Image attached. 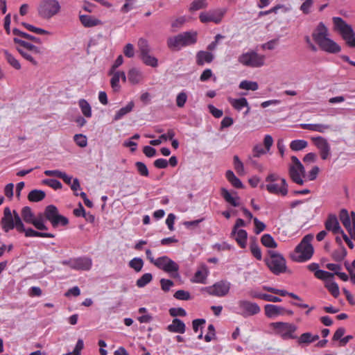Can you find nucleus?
I'll return each instance as SVG.
<instances>
[{"label":"nucleus","instance_id":"nucleus-46","mask_svg":"<svg viewBox=\"0 0 355 355\" xmlns=\"http://www.w3.org/2000/svg\"><path fill=\"white\" fill-rule=\"evenodd\" d=\"M4 54L7 62L15 69L19 70L21 69L19 62L8 51H4Z\"/></svg>","mask_w":355,"mask_h":355},{"label":"nucleus","instance_id":"nucleus-15","mask_svg":"<svg viewBox=\"0 0 355 355\" xmlns=\"http://www.w3.org/2000/svg\"><path fill=\"white\" fill-rule=\"evenodd\" d=\"M315 146L318 148L320 157L322 160H326L331 157V147L327 140L322 137H312Z\"/></svg>","mask_w":355,"mask_h":355},{"label":"nucleus","instance_id":"nucleus-64","mask_svg":"<svg viewBox=\"0 0 355 355\" xmlns=\"http://www.w3.org/2000/svg\"><path fill=\"white\" fill-rule=\"evenodd\" d=\"M253 222L255 227L254 232L256 234H260L266 227V225L263 222L258 220L257 218H253Z\"/></svg>","mask_w":355,"mask_h":355},{"label":"nucleus","instance_id":"nucleus-44","mask_svg":"<svg viewBox=\"0 0 355 355\" xmlns=\"http://www.w3.org/2000/svg\"><path fill=\"white\" fill-rule=\"evenodd\" d=\"M128 265L131 268L134 269L135 272H139L143 268L144 261L141 258L135 257L129 261Z\"/></svg>","mask_w":355,"mask_h":355},{"label":"nucleus","instance_id":"nucleus-54","mask_svg":"<svg viewBox=\"0 0 355 355\" xmlns=\"http://www.w3.org/2000/svg\"><path fill=\"white\" fill-rule=\"evenodd\" d=\"M315 276L318 279L326 280L327 282L330 281L331 279L334 277V274L325 270H320L316 271Z\"/></svg>","mask_w":355,"mask_h":355},{"label":"nucleus","instance_id":"nucleus-25","mask_svg":"<svg viewBox=\"0 0 355 355\" xmlns=\"http://www.w3.org/2000/svg\"><path fill=\"white\" fill-rule=\"evenodd\" d=\"M214 55L208 51H200L196 54V63L202 66L205 62L210 63L213 61Z\"/></svg>","mask_w":355,"mask_h":355},{"label":"nucleus","instance_id":"nucleus-32","mask_svg":"<svg viewBox=\"0 0 355 355\" xmlns=\"http://www.w3.org/2000/svg\"><path fill=\"white\" fill-rule=\"evenodd\" d=\"M139 58L147 66H150L151 67H157L158 66V60L155 57L151 55L150 53L139 55Z\"/></svg>","mask_w":355,"mask_h":355},{"label":"nucleus","instance_id":"nucleus-61","mask_svg":"<svg viewBox=\"0 0 355 355\" xmlns=\"http://www.w3.org/2000/svg\"><path fill=\"white\" fill-rule=\"evenodd\" d=\"M297 343L300 345H302V344L309 345V344L311 343V333L306 332V333L302 334L297 338Z\"/></svg>","mask_w":355,"mask_h":355},{"label":"nucleus","instance_id":"nucleus-58","mask_svg":"<svg viewBox=\"0 0 355 355\" xmlns=\"http://www.w3.org/2000/svg\"><path fill=\"white\" fill-rule=\"evenodd\" d=\"M135 166L137 167L138 173L144 177H148L149 175L148 169L146 165L141 162H137L135 163Z\"/></svg>","mask_w":355,"mask_h":355},{"label":"nucleus","instance_id":"nucleus-11","mask_svg":"<svg viewBox=\"0 0 355 355\" xmlns=\"http://www.w3.org/2000/svg\"><path fill=\"white\" fill-rule=\"evenodd\" d=\"M226 12L227 10L225 8L210 10L207 12H201L199 15V19L202 23L213 22L218 24L222 21Z\"/></svg>","mask_w":355,"mask_h":355},{"label":"nucleus","instance_id":"nucleus-40","mask_svg":"<svg viewBox=\"0 0 355 355\" xmlns=\"http://www.w3.org/2000/svg\"><path fill=\"white\" fill-rule=\"evenodd\" d=\"M35 216L29 207H24L21 209V218L26 223L31 224Z\"/></svg>","mask_w":355,"mask_h":355},{"label":"nucleus","instance_id":"nucleus-20","mask_svg":"<svg viewBox=\"0 0 355 355\" xmlns=\"http://www.w3.org/2000/svg\"><path fill=\"white\" fill-rule=\"evenodd\" d=\"M220 195L224 198V200L232 206L238 207L239 205L238 202L239 197L237 196L236 192L234 191L231 193L225 188H221Z\"/></svg>","mask_w":355,"mask_h":355},{"label":"nucleus","instance_id":"nucleus-48","mask_svg":"<svg viewBox=\"0 0 355 355\" xmlns=\"http://www.w3.org/2000/svg\"><path fill=\"white\" fill-rule=\"evenodd\" d=\"M234 167L236 173L239 175H243L245 174L244 166L243 162L240 160L239 156L234 155L233 157Z\"/></svg>","mask_w":355,"mask_h":355},{"label":"nucleus","instance_id":"nucleus-34","mask_svg":"<svg viewBox=\"0 0 355 355\" xmlns=\"http://www.w3.org/2000/svg\"><path fill=\"white\" fill-rule=\"evenodd\" d=\"M230 103L238 111L241 110L243 107H248V102L245 98H231L230 99Z\"/></svg>","mask_w":355,"mask_h":355},{"label":"nucleus","instance_id":"nucleus-37","mask_svg":"<svg viewBox=\"0 0 355 355\" xmlns=\"http://www.w3.org/2000/svg\"><path fill=\"white\" fill-rule=\"evenodd\" d=\"M79 107L83 115L87 118L92 116V107L89 103L85 99H80L78 101Z\"/></svg>","mask_w":355,"mask_h":355},{"label":"nucleus","instance_id":"nucleus-43","mask_svg":"<svg viewBox=\"0 0 355 355\" xmlns=\"http://www.w3.org/2000/svg\"><path fill=\"white\" fill-rule=\"evenodd\" d=\"M347 255V250L344 246H341L339 249L334 250L331 254L332 258L336 261H341Z\"/></svg>","mask_w":355,"mask_h":355},{"label":"nucleus","instance_id":"nucleus-17","mask_svg":"<svg viewBox=\"0 0 355 355\" xmlns=\"http://www.w3.org/2000/svg\"><path fill=\"white\" fill-rule=\"evenodd\" d=\"M265 315L269 318H275L285 314L286 309L275 304H268L264 306Z\"/></svg>","mask_w":355,"mask_h":355},{"label":"nucleus","instance_id":"nucleus-14","mask_svg":"<svg viewBox=\"0 0 355 355\" xmlns=\"http://www.w3.org/2000/svg\"><path fill=\"white\" fill-rule=\"evenodd\" d=\"M154 265L168 273L173 272L177 273L179 270L178 264L167 256H162L156 259Z\"/></svg>","mask_w":355,"mask_h":355},{"label":"nucleus","instance_id":"nucleus-8","mask_svg":"<svg viewBox=\"0 0 355 355\" xmlns=\"http://www.w3.org/2000/svg\"><path fill=\"white\" fill-rule=\"evenodd\" d=\"M266 57L254 51L242 53L238 58V61L243 65L252 68L261 67L265 64Z\"/></svg>","mask_w":355,"mask_h":355},{"label":"nucleus","instance_id":"nucleus-57","mask_svg":"<svg viewBox=\"0 0 355 355\" xmlns=\"http://www.w3.org/2000/svg\"><path fill=\"white\" fill-rule=\"evenodd\" d=\"M207 3L206 0H196L193 1L190 6V10L192 11L198 10L206 8Z\"/></svg>","mask_w":355,"mask_h":355},{"label":"nucleus","instance_id":"nucleus-36","mask_svg":"<svg viewBox=\"0 0 355 355\" xmlns=\"http://www.w3.org/2000/svg\"><path fill=\"white\" fill-rule=\"evenodd\" d=\"M236 241L238 244L242 248H244L246 245V240L248 234L247 232L244 230H239L236 231Z\"/></svg>","mask_w":355,"mask_h":355},{"label":"nucleus","instance_id":"nucleus-27","mask_svg":"<svg viewBox=\"0 0 355 355\" xmlns=\"http://www.w3.org/2000/svg\"><path fill=\"white\" fill-rule=\"evenodd\" d=\"M19 233H24L26 237H43V238H54L55 235L51 233L40 232L33 230L32 228L26 229L24 226L23 231H17Z\"/></svg>","mask_w":355,"mask_h":355},{"label":"nucleus","instance_id":"nucleus-10","mask_svg":"<svg viewBox=\"0 0 355 355\" xmlns=\"http://www.w3.org/2000/svg\"><path fill=\"white\" fill-rule=\"evenodd\" d=\"M237 304L239 310L237 313L244 318L257 315L261 311L260 306L257 303L246 300H239Z\"/></svg>","mask_w":355,"mask_h":355},{"label":"nucleus","instance_id":"nucleus-42","mask_svg":"<svg viewBox=\"0 0 355 355\" xmlns=\"http://www.w3.org/2000/svg\"><path fill=\"white\" fill-rule=\"evenodd\" d=\"M239 87L241 89L256 91L259 88V85L257 82L243 80L240 83Z\"/></svg>","mask_w":355,"mask_h":355},{"label":"nucleus","instance_id":"nucleus-19","mask_svg":"<svg viewBox=\"0 0 355 355\" xmlns=\"http://www.w3.org/2000/svg\"><path fill=\"white\" fill-rule=\"evenodd\" d=\"M325 228L328 231H331L334 234H338L340 230V226L335 214H330L324 223Z\"/></svg>","mask_w":355,"mask_h":355},{"label":"nucleus","instance_id":"nucleus-30","mask_svg":"<svg viewBox=\"0 0 355 355\" xmlns=\"http://www.w3.org/2000/svg\"><path fill=\"white\" fill-rule=\"evenodd\" d=\"M58 214V208L55 205H50L46 207L44 216L45 218L51 223V221Z\"/></svg>","mask_w":355,"mask_h":355},{"label":"nucleus","instance_id":"nucleus-3","mask_svg":"<svg viewBox=\"0 0 355 355\" xmlns=\"http://www.w3.org/2000/svg\"><path fill=\"white\" fill-rule=\"evenodd\" d=\"M1 226L6 233L14 228L17 231L24 230V223L19 214L15 210H13L12 213L8 207L4 208L3 216L1 219Z\"/></svg>","mask_w":355,"mask_h":355},{"label":"nucleus","instance_id":"nucleus-51","mask_svg":"<svg viewBox=\"0 0 355 355\" xmlns=\"http://www.w3.org/2000/svg\"><path fill=\"white\" fill-rule=\"evenodd\" d=\"M36 229L39 230H46L48 227L44 223V218L42 215H40L38 217L33 218L32 222L31 223Z\"/></svg>","mask_w":355,"mask_h":355},{"label":"nucleus","instance_id":"nucleus-28","mask_svg":"<svg viewBox=\"0 0 355 355\" xmlns=\"http://www.w3.org/2000/svg\"><path fill=\"white\" fill-rule=\"evenodd\" d=\"M225 177L234 187L236 189H243L244 187L242 182L234 175L232 171L228 170L225 173Z\"/></svg>","mask_w":355,"mask_h":355},{"label":"nucleus","instance_id":"nucleus-7","mask_svg":"<svg viewBox=\"0 0 355 355\" xmlns=\"http://www.w3.org/2000/svg\"><path fill=\"white\" fill-rule=\"evenodd\" d=\"M61 6L58 0H41L37 6L38 15L49 20L59 14Z\"/></svg>","mask_w":355,"mask_h":355},{"label":"nucleus","instance_id":"nucleus-62","mask_svg":"<svg viewBox=\"0 0 355 355\" xmlns=\"http://www.w3.org/2000/svg\"><path fill=\"white\" fill-rule=\"evenodd\" d=\"M43 182L54 189H60L62 187L61 182L55 179H46Z\"/></svg>","mask_w":355,"mask_h":355},{"label":"nucleus","instance_id":"nucleus-31","mask_svg":"<svg viewBox=\"0 0 355 355\" xmlns=\"http://www.w3.org/2000/svg\"><path fill=\"white\" fill-rule=\"evenodd\" d=\"M46 196L44 191L38 189H33L28 195V199L31 202H40Z\"/></svg>","mask_w":355,"mask_h":355},{"label":"nucleus","instance_id":"nucleus-52","mask_svg":"<svg viewBox=\"0 0 355 355\" xmlns=\"http://www.w3.org/2000/svg\"><path fill=\"white\" fill-rule=\"evenodd\" d=\"M110 73L113 75L110 80L111 86L115 92H117L120 89V85H119L120 73H118L117 71H116V72L114 71L113 73L110 72Z\"/></svg>","mask_w":355,"mask_h":355},{"label":"nucleus","instance_id":"nucleus-50","mask_svg":"<svg viewBox=\"0 0 355 355\" xmlns=\"http://www.w3.org/2000/svg\"><path fill=\"white\" fill-rule=\"evenodd\" d=\"M36 229L39 230H46L48 227L44 223V218L42 215H40L38 217L33 218L32 222L31 223Z\"/></svg>","mask_w":355,"mask_h":355},{"label":"nucleus","instance_id":"nucleus-9","mask_svg":"<svg viewBox=\"0 0 355 355\" xmlns=\"http://www.w3.org/2000/svg\"><path fill=\"white\" fill-rule=\"evenodd\" d=\"M270 326L275 331V333L284 340L295 339L297 337L294 335L297 330V326L292 323L276 322L270 323Z\"/></svg>","mask_w":355,"mask_h":355},{"label":"nucleus","instance_id":"nucleus-47","mask_svg":"<svg viewBox=\"0 0 355 355\" xmlns=\"http://www.w3.org/2000/svg\"><path fill=\"white\" fill-rule=\"evenodd\" d=\"M68 224H69L68 218L64 216L59 214L51 221V225L54 228L57 227L59 225H61L62 226H66Z\"/></svg>","mask_w":355,"mask_h":355},{"label":"nucleus","instance_id":"nucleus-35","mask_svg":"<svg viewBox=\"0 0 355 355\" xmlns=\"http://www.w3.org/2000/svg\"><path fill=\"white\" fill-rule=\"evenodd\" d=\"M207 277V270L206 266H202L201 269L197 270L194 275L193 282L196 283H205Z\"/></svg>","mask_w":355,"mask_h":355},{"label":"nucleus","instance_id":"nucleus-41","mask_svg":"<svg viewBox=\"0 0 355 355\" xmlns=\"http://www.w3.org/2000/svg\"><path fill=\"white\" fill-rule=\"evenodd\" d=\"M325 287L328 289V291L331 293V294L334 297H338L340 294L338 285L334 281H327L325 283Z\"/></svg>","mask_w":355,"mask_h":355},{"label":"nucleus","instance_id":"nucleus-22","mask_svg":"<svg viewBox=\"0 0 355 355\" xmlns=\"http://www.w3.org/2000/svg\"><path fill=\"white\" fill-rule=\"evenodd\" d=\"M166 329L171 333L184 334L186 331V325L182 320L174 318L171 324L167 326Z\"/></svg>","mask_w":355,"mask_h":355},{"label":"nucleus","instance_id":"nucleus-12","mask_svg":"<svg viewBox=\"0 0 355 355\" xmlns=\"http://www.w3.org/2000/svg\"><path fill=\"white\" fill-rule=\"evenodd\" d=\"M339 218L350 237L355 240V212L352 211L349 215L347 209H343L340 211Z\"/></svg>","mask_w":355,"mask_h":355},{"label":"nucleus","instance_id":"nucleus-53","mask_svg":"<svg viewBox=\"0 0 355 355\" xmlns=\"http://www.w3.org/2000/svg\"><path fill=\"white\" fill-rule=\"evenodd\" d=\"M250 251L252 255L257 259L261 260L262 258V254L261 249L258 244L254 241L250 243Z\"/></svg>","mask_w":355,"mask_h":355},{"label":"nucleus","instance_id":"nucleus-59","mask_svg":"<svg viewBox=\"0 0 355 355\" xmlns=\"http://www.w3.org/2000/svg\"><path fill=\"white\" fill-rule=\"evenodd\" d=\"M74 141L76 144L80 147H85L87 145V137L82 134H77L74 135Z\"/></svg>","mask_w":355,"mask_h":355},{"label":"nucleus","instance_id":"nucleus-33","mask_svg":"<svg viewBox=\"0 0 355 355\" xmlns=\"http://www.w3.org/2000/svg\"><path fill=\"white\" fill-rule=\"evenodd\" d=\"M261 242L263 245L269 248H275L277 247V243L273 237L269 234H263L261 238Z\"/></svg>","mask_w":355,"mask_h":355},{"label":"nucleus","instance_id":"nucleus-39","mask_svg":"<svg viewBox=\"0 0 355 355\" xmlns=\"http://www.w3.org/2000/svg\"><path fill=\"white\" fill-rule=\"evenodd\" d=\"M308 146V142L303 139L293 140L290 144V148L293 151H299L305 148Z\"/></svg>","mask_w":355,"mask_h":355},{"label":"nucleus","instance_id":"nucleus-6","mask_svg":"<svg viewBox=\"0 0 355 355\" xmlns=\"http://www.w3.org/2000/svg\"><path fill=\"white\" fill-rule=\"evenodd\" d=\"M333 21L335 30L341 35L347 44L350 47H355V33L352 26L338 17H334Z\"/></svg>","mask_w":355,"mask_h":355},{"label":"nucleus","instance_id":"nucleus-1","mask_svg":"<svg viewBox=\"0 0 355 355\" xmlns=\"http://www.w3.org/2000/svg\"><path fill=\"white\" fill-rule=\"evenodd\" d=\"M328 35V29L322 22L319 23L312 34L313 39L322 50L330 53L340 52V46L329 38Z\"/></svg>","mask_w":355,"mask_h":355},{"label":"nucleus","instance_id":"nucleus-55","mask_svg":"<svg viewBox=\"0 0 355 355\" xmlns=\"http://www.w3.org/2000/svg\"><path fill=\"white\" fill-rule=\"evenodd\" d=\"M268 152L265 148H263L261 144H256L252 148L253 157H259Z\"/></svg>","mask_w":355,"mask_h":355},{"label":"nucleus","instance_id":"nucleus-13","mask_svg":"<svg viewBox=\"0 0 355 355\" xmlns=\"http://www.w3.org/2000/svg\"><path fill=\"white\" fill-rule=\"evenodd\" d=\"M230 286L231 284L229 282L222 280L207 287L205 290L210 295L224 297L228 294Z\"/></svg>","mask_w":355,"mask_h":355},{"label":"nucleus","instance_id":"nucleus-63","mask_svg":"<svg viewBox=\"0 0 355 355\" xmlns=\"http://www.w3.org/2000/svg\"><path fill=\"white\" fill-rule=\"evenodd\" d=\"M169 314L173 317H177V316L184 317L187 315V312L183 308H181V307L171 308L169 309Z\"/></svg>","mask_w":355,"mask_h":355},{"label":"nucleus","instance_id":"nucleus-60","mask_svg":"<svg viewBox=\"0 0 355 355\" xmlns=\"http://www.w3.org/2000/svg\"><path fill=\"white\" fill-rule=\"evenodd\" d=\"M187 95L185 92L179 93L176 97V105L178 107H183L187 102Z\"/></svg>","mask_w":355,"mask_h":355},{"label":"nucleus","instance_id":"nucleus-21","mask_svg":"<svg viewBox=\"0 0 355 355\" xmlns=\"http://www.w3.org/2000/svg\"><path fill=\"white\" fill-rule=\"evenodd\" d=\"M13 41L15 44H18L26 50L31 51L33 54L42 55L44 53V49L42 47L35 46L28 42H26L17 37H15L13 39Z\"/></svg>","mask_w":355,"mask_h":355},{"label":"nucleus","instance_id":"nucleus-26","mask_svg":"<svg viewBox=\"0 0 355 355\" xmlns=\"http://www.w3.org/2000/svg\"><path fill=\"white\" fill-rule=\"evenodd\" d=\"M128 78L132 84H139L144 79L143 73L139 69L132 68L128 72Z\"/></svg>","mask_w":355,"mask_h":355},{"label":"nucleus","instance_id":"nucleus-29","mask_svg":"<svg viewBox=\"0 0 355 355\" xmlns=\"http://www.w3.org/2000/svg\"><path fill=\"white\" fill-rule=\"evenodd\" d=\"M135 103L133 101L129 102L126 106L121 107L119 110H118L114 116L113 120L116 121L122 119L125 115H126L128 113L130 112L133 107H134Z\"/></svg>","mask_w":355,"mask_h":355},{"label":"nucleus","instance_id":"nucleus-16","mask_svg":"<svg viewBox=\"0 0 355 355\" xmlns=\"http://www.w3.org/2000/svg\"><path fill=\"white\" fill-rule=\"evenodd\" d=\"M288 174L291 179L296 184L302 185L304 180L302 178L305 176V169L303 166L302 171L300 169L299 166H289Z\"/></svg>","mask_w":355,"mask_h":355},{"label":"nucleus","instance_id":"nucleus-56","mask_svg":"<svg viewBox=\"0 0 355 355\" xmlns=\"http://www.w3.org/2000/svg\"><path fill=\"white\" fill-rule=\"evenodd\" d=\"M173 297L177 300H189L191 299V294L189 292L184 291V290H178L177 291Z\"/></svg>","mask_w":355,"mask_h":355},{"label":"nucleus","instance_id":"nucleus-24","mask_svg":"<svg viewBox=\"0 0 355 355\" xmlns=\"http://www.w3.org/2000/svg\"><path fill=\"white\" fill-rule=\"evenodd\" d=\"M300 127L305 130L318 132L320 133H324L331 128L330 125L322 123H302L300 124Z\"/></svg>","mask_w":355,"mask_h":355},{"label":"nucleus","instance_id":"nucleus-38","mask_svg":"<svg viewBox=\"0 0 355 355\" xmlns=\"http://www.w3.org/2000/svg\"><path fill=\"white\" fill-rule=\"evenodd\" d=\"M137 46L139 51V55L150 52V47L148 41L144 38H139L137 42Z\"/></svg>","mask_w":355,"mask_h":355},{"label":"nucleus","instance_id":"nucleus-18","mask_svg":"<svg viewBox=\"0 0 355 355\" xmlns=\"http://www.w3.org/2000/svg\"><path fill=\"white\" fill-rule=\"evenodd\" d=\"M92 265L91 259L80 257L73 259L72 269L78 270H89Z\"/></svg>","mask_w":355,"mask_h":355},{"label":"nucleus","instance_id":"nucleus-4","mask_svg":"<svg viewBox=\"0 0 355 355\" xmlns=\"http://www.w3.org/2000/svg\"><path fill=\"white\" fill-rule=\"evenodd\" d=\"M197 41L196 33L184 32L167 40L168 47L173 51H179L183 46L193 44Z\"/></svg>","mask_w":355,"mask_h":355},{"label":"nucleus","instance_id":"nucleus-23","mask_svg":"<svg viewBox=\"0 0 355 355\" xmlns=\"http://www.w3.org/2000/svg\"><path fill=\"white\" fill-rule=\"evenodd\" d=\"M79 19L83 26L86 28H91L103 24L101 20L92 15H80Z\"/></svg>","mask_w":355,"mask_h":355},{"label":"nucleus","instance_id":"nucleus-2","mask_svg":"<svg viewBox=\"0 0 355 355\" xmlns=\"http://www.w3.org/2000/svg\"><path fill=\"white\" fill-rule=\"evenodd\" d=\"M313 239V234L304 236L301 242L296 246L294 252L291 254L293 261L304 262L311 258L313 254V247L311 242Z\"/></svg>","mask_w":355,"mask_h":355},{"label":"nucleus","instance_id":"nucleus-49","mask_svg":"<svg viewBox=\"0 0 355 355\" xmlns=\"http://www.w3.org/2000/svg\"><path fill=\"white\" fill-rule=\"evenodd\" d=\"M21 25L25 27L27 30L29 31L33 32L35 33L39 34V35H49L50 33L44 29L35 27L31 24H29L26 22H22Z\"/></svg>","mask_w":355,"mask_h":355},{"label":"nucleus","instance_id":"nucleus-45","mask_svg":"<svg viewBox=\"0 0 355 355\" xmlns=\"http://www.w3.org/2000/svg\"><path fill=\"white\" fill-rule=\"evenodd\" d=\"M153 279L151 273H145L140 278L137 280L136 285L139 288H143L150 283Z\"/></svg>","mask_w":355,"mask_h":355},{"label":"nucleus","instance_id":"nucleus-5","mask_svg":"<svg viewBox=\"0 0 355 355\" xmlns=\"http://www.w3.org/2000/svg\"><path fill=\"white\" fill-rule=\"evenodd\" d=\"M268 254L269 258H266L265 261L271 272L276 275L286 272V261L283 255L273 250H268Z\"/></svg>","mask_w":355,"mask_h":355}]
</instances>
